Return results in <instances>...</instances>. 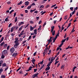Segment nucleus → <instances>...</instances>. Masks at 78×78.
I'll use <instances>...</instances> for the list:
<instances>
[{
    "label": "nucleus",
    "instance_id": "nucleus-57",
    "mask_svg": "<svg viewBox=\"0 0 78 78\" xmlns=\"http://www.w3.org/2000/svg\"><path fill=\"white\" fill-rule=\"evenodd\" d=\"M58 62H59V61H56L55 62V64L56 65V64H58Z\"/></svg>",
    "mask_w": 78,
    "mask_h": 78
},
{
    "label": "nucleus",
    "instance_id": "nucleus-24",
    "mask_svg": "<svg viewBox=\"0 0 78 78\" xmlns=\"http://www.w3.org/2000/svg\"><path fill=\"white\" fill-rule=\"evenodd\" d=\"M53 61V57H52L51 60V62H50V63H52V62Z\"/></svg>",
    "mask_w": 78,
    "mask_h": 78
},
{
    "label": "nucleus",
    "instance_id": "nucleus-12",
    "mask_svg": "<svg viewBox=\"0 0 78 78\" xmlns=\"http://www.w3.org/2000/svg\"><path fill=\"white\" fill-rule=\"evenodd\" d=\"M50 67H47L45 69L46 71H47V70H50Z\"/></svg>",
    "mask_w": 78,
    "mask_h": 78
},
{
    "label": "nucleus",
    "instance_id": "nucleus-13",
    "mask_svg": "<svg viewBox=\"0 0 78 78\" xmlns=\"http://www.w3.org/2000/svg\"><path fill=\"white\" fill-rule=\"evenodd\" d=\"M15 28V27H12L11 28V32H12L14 29Z\"/></svg>",
    "mask_w": 78,
    "mask_h": 78
},
{
    "label": "nucleus",
    "instance_id": "nucleus-4",
    "mask_svg": "<svg viewBox=\"0 0 78 78\" xmlns=\"http://www.w3.org/2000/svg\"><path fill=\"white\" fill-rule=\"evenodd\" d=\"M17 55V52L16 51L15 52H14L13 54L12 55V56L15 57V56H16Z\"/></svg>",
    "mask_w": 78,
    "mask_h": 78
},
{
    "label": "nucleus",
    "instance_id": "nucleus-21",
    "mask_svg": "<svg viewBox=\"0 0 78 78\" xmlns=\"http://www.w3.org/2000/svg\"><path fill=\"white\" fill-rule=\"evenodd\" d=\"M23 32H24V30H22L21 33L20 34V35H23Z\"/></svg>",
    "mask_w": 78,
    "mask_h": 78
},
{
    "label": "nucleus",
    "instance_id": "nucleus-8",
    "mask_svg": "<svg viewBox=\"0 0 78 78\" xmlns=\"http://www.w3.org/2000/svg\"><path fill=\"white\" fill-rule=\"evenodd\" d=\"M15 40L16 41H14V43H19L18 42V40H19V38H18L17 37H16L15 38Z\"/></svg>",
    "mask_w": 78,
    "mask_h": 78
},
{
    "label": "nucleus",
    "instance_id": "nucleus-16",
    "mask_svg": "<svg viewBox=\"0 0 78 78\" xmlns=\"http://www.w3.org/2000/svg\"><path fill=\"white\" fill-rule=\"evenodd\" d=\"M2 66L3 67H6V64L5 63H4L2 65Z\"/></svg>",
    "mask_w": 78,
    "mask_h": 78
},
{
    "label": "nucleus",
    "instance_id": "nucleus-35",
    "mask_svg": "<svg viewBox=\"0 0 78 78\" xmlns=\"http://www.w3.org/2000/svg\"><path fill=\"white\" fill-rule=\"evenodd\" d=\"M27 40L23 41L22 43V44H25V43H26V42H27Z\"/></svg>",
    "mask_w": 78,
    "mask_h": 78
},
{
    "label": "nucleus",
    "instance_id": "nucleus-59",
    "mask_svg": "<svg viewBox=\"0 0 78 78\" xmlns=\"http://www.w3.org/2000/svg\"><path fill=\"white\" fill-rule=\"evenodd\" d=\"M7 49L8 50H9V45H8L7 47Z\"/></svg>",
    "mask_w": 78,
    "mask_h": 78
},
{
    "label": "nucleus",
    "instance_id": "nucleus-47",
    "mask_svg": "<svg viewBox=\"0 0 78 78\" xmlns=\"http://www.w3.org/2000/svg\"><path fill=\"white\" fill-rule=\"evenodd\" d=\"M19 73L20 74H23V72L22 71H20L19 72Z\"/></svg>",
    "mask_w": 78,
    "mask_h": 78
},
{
    "label": "nucleus",
    "instance_id": "nucleus-54",
    "mask_svg": "<svg viewBox=\"0 0 78 78\" xmlns=\"http://www.w3.org/2000/svg\"><path fill=\"white\" fill-rule=\"evenodd\" d=\"M52 37H51L50 38V39L49 40V41H51V39H52Z\"/></svg>",
    "mask_w": 78,
    "mask_h": 78
},
{
    "label": "nucleus",
    "instance_id": "nucleus-7",
    "mask_svg": "<svg viewBox=\"0 0 78 78\" xmlns=\"http://www.w3.org/2000/svg\"><path fill=\"white\" fill-rule=\"evenodd\" d=\"M30 26V31H32L34 29V27H32L31 26Z\"/></svg>",
    "mask_w": 78,
    "mask_h": 78
},
{
    "label": "nucleus",
    "instance_id": "nucleus-23",
    "mask_svg": "<svg viewBox=\"0 0 78 78\" xmlns=\"http://www.w3.org/2000/svg\"><path fill=\"white\" fill-rule=\"evenodd\" d=\"M64 66H65V65H63L62 66H61V69H64Z\"/></svg>",
    "mask_w": 78,
    "mask_h": 78
},
{
    "label": "nucleus",
    "instance_id": "nucleus-5",
    "mask_svg": "<svg viewBox=\"0 0 78 78\" xmlns=\"http://www.w3.org/2000/svg\"><path fill=\"white\" fill-rule=\"evenodd\" d=\"M7 52H8V51L6 50H5L3 51H2V53L4 55H5V54H6L7 53Z\"/></svg>",
    "mask_w": 78,
    "mask_h": 78
},
{
    "label": "nucleus",
    "instance_id": "nucleus-1",
    "mask_svg": "<svg viewBox=\"0 0 78 78\" xmlns=\"http://www.w3.org/2000/svg\"><path fill=\"white\" fill-rule=\"evenodd\" d=\"M54 28H55V26H53L51 27V32L52 33V35L54 36L55 35V30H54Z\"/></svg>",
    "mask_w": 78,
    "mask_h": 78
},
{
    "label": "nucleus",
    "instance_id": "nucleus-36",
    "mask_svg": "<svg viewBox=\"0 0 78 78\" xmlns=\"http://www.w3.org/2000/svg\"><path fill=\"white\" fill-rule=\"evenodd\" d=\"M32 62H35V59H34V58H32V60L31 61Z\"/></svg>",
    "mask_w": 78,
    "mask_h": 78
},
{
    "label": "nucleus",
    "instance_id": "nucleus-17",
    "mask_svg": "<svg viewBox=\"0 0 78 78\" xmlns=\"http://www.w3.org/2000/svg\"><path fill=\"white\" fill-rule=\"evenodd\" d=\"M34 33L35 34H37V29H35L34 30Z\"/></svg>",
    "mask_w": 78,
    "mask_h": 78
},
{
    "label": "nucleus",
    "instance_id": "nucleus-10",
    "mask_svg": "<svg viewBox=\"0 0 78 78\" xmlns=\"http://www.w3.org/2000/svg\"><path fill=\"white\" fill-rule=\"evenodd\" d=\"M29 5V2L28 1L26 2H25V5L26 6H28Z\"/></svg>",
    "mask_w": 78,
    "mask_h": 78
},
{
    "label": "nucleus",
    "instance_id": "nucleus-43",
    "mask_svg": "<svg viewBox=\"0 0 78 78\" xmlns=\"http://www.w3.org/2000/svg\"><path fill=\"white\" fill-rule=\"evenodd\" d=\"M53 40H54V41H55V40H56V39H57V37H55V38H54L53 37Z\"/></svg>",
    "mask_w": 78,
    "mask_h": 78
},
{
    "label": "nucleus",
    "instance_id": "nucleus-52",
    "mask_svg": "<svg viewBox=\"0 0 78 78\" xmlns=\"http://www.w3.org/2000/svg\"><path fill=\"white\" fill-rule=\"evenodd\" d=\"M12 25V23H10L8 26L9 28H10V27L11 26V25Z\"/></svg>",
    "mask_w": 78,
    "mask_h": 78
},
{
    "label": "nucleus",
    "instance_id": "nucleus-32",
    "mask_svg": "<svg viewBox=\"0 0 78 78\" xmlns=\"http://www.w3.org/2000/svg\"><path fill=\"white\" fill-rule=\"evenodd\" d=\"M31 8V5L30 6H28V7L27 8V9H30Z\"/></svg>",
    "mask_w": 78,
    "mask_h": 78
},
{
    "label": "nucleus",
    "instance_id": "nucleus-46",
    "mask_svg": "<svg viewBox=\"0 0 78 78\" xmlns=\"http://www.w3.org/2000/svg\"><path fill=\"white\" fill-rule=\"evenodd\" d=\"M4 40V37H3L1 39V41L2 42Z\"/></svg>",
    "mask_w": 78,
    "mask_h": 78
},
{
    "label": "nucleus",
    "instance_id": "nucleus-53",
    "mask_svg": "<svg viewBox=\"0 0 78 78\" xmlns=\"http://www.w3.org/2000/svg\"><path fill=\"white\" fill-rule=\"evenodd\" d=\"M29 25V24H27V25H26V26H25V27H24L25 29L27 28V27H28V26Z\"/></svg>",
    "mask_w": 78,
    "mask_h": 78
},
{
    "label": "nucleus",
    "instance_id": "nucleus-19",
    "mask_svg": "<svg viewBox=\"0 0 78 78\" xmlns=\"http://www.w3.org/2000/svg\"><path fill=\"white\" fill-rule=\"evenodd\" d=\"M59 30L58 31V34H57V35H56L55 37H56L57 38L59 36Z\"/></svg>",
    "mask_w": 78,
    "mask_h": 78
},
{
    "label": "nucleus",
    "instance_id": "nucleus-49",
    "mask_svg": "<svg viewBox=\"0 0 78 78\" xmlns=\"http://www.w3.org/2000/svg\"><path fill=\"white\" fill-rule=\"evenodd\" d=\"M56 6V4H55L54 5H53L51 6V8H53V7H55V6Z\"/></svg>",
    "mask_w": 78,
    "mask_h": 78
},
{
    "label": "nucleus",
    "instance_id": "nucleus-51",
    "mask_svg": "<svg viewBox=\"0 0 78 78\" xmlns=\"http://www.w3.org/2000/svg\"><path fill=\"white\" fill-rule=\"evenodd\" d=\"M70 10H71V11H73V8L70 7Z\"/></svg>",
    "mask_w": 78,
    "mask_h": 78
},
{
    "label": "nucleus",
    "instance_id": "nucleus-18",
    "mask_svg": "<svg viewBox=\"0 0 78 78\" xmlns=\"http://www.w3.org/2000/svg\"><path fill=\"white\" fill-rule=\"evenodd\" d=\"M1 78H6V76L5 75H1Z\"/></svg>",
    "mask_w": 78,
    "mask_h": 78
},
{
    "label": "nucleus",
    "instance_id": "nucleus-63",
    "mask_svg": "<svg viewBox=\"0 0 78 78\" xmlns=\"http://www.w3.org/2000/svg\"><path fill=\"white\" fill-rule=\"evenodd\" d=\"M53 14V12H52L51 13H50V16H51Z\"/></svg>",
    "mask_w": 78,
    "mask_h": 78
},
{
    "label": "nucleus",
    "instance_id": "nucleus-22",
    "mask_svg": "<svg viewBox=\"0 0 78 78\" xmlns=\"http://www.w3.org/2000/svg\"><path fill=\"white\" fill-rule=\"evenodd\" d=\"M41 26H40L38 28V31H39V30H40L39 31V33L40 32V31H41Z\"/></svg>",
    "mask_w": 78,
    "mask_h": 78
},
{
    "label": "nucleus",
    "instance_id": "nucleus-11",
    "mask_svg": "<svg viewBox=\"0 0 78 78\" xmlns=\"http://www.w3.org/2000/svg\"><path fill=\"white\" fill-rule=\"evenodd\" d=\"M3 63V60H1L0 61V67H1L2 66V65Z\"/></svg>",
    "mask_w": 78,
    "mask_h": 78
},
{
    "label": "nucleus",
    "instance_id": "nucleus-3",
    "mask_svg": "<svg viewBox=\"0 0 78 78\" xmlns=\"http://www.w3.org/2000/svg\"><path fill=\"white\" fill-rule=\"evenodd\" d=\"M15 51V49L14 48L12 47L10 50V51L11 52V53H13L14 51Z\"/></svg>",
    "mask_w": 78,
    "mask_h": 78
},
{
    "label": "nucleus",
    "instance_id": "nucleus-56",
    "mask_svg": "<svg viewBox=\"0 0 78 78\" xmlns=\"http://www.w3.org/2000/svg\"><path fill=\"white\" fill-rule=\"evenodd\" d=\"M41 23H42V21L40 20V21L39 22H38V24H39V25H40V24H41Z\"/></svg>",
    "mask_w": 78,
    "mask_h": 78
},
{
    "label": "nucleus",
    "instance_id": "nucleus-55",
    "mask_svg": "<svg viewBox=\"0 0 78 78\" xmlns=\"http://www.w3.org/2000/svg\"><path fill=\"white\" fill-rule=\"evenodd\" d=\"M36 19L37 20H39V17H36Z\"/></svg>",
    "mask_w": 78,
    "mask_h": 78
},
{
    "label": "nucleus",
    "instance_id": "nucleus-44",
    "mask_svg": "<svg viewBox=\"0 0 78 78\" xmlns=\"http://www.w3.org/2000/svg\"><path fill=\"white\" fill-rule=\"evenodd\" d=\"M36 76H37L36 75V74H34L33 76V78H34L35 77H36Z\"/></svg>",
    "mask_w": 78,
    "mask_h": 78
},
{
    "label": "nucleus",
    "instance_id": "nucleus-31",
    "mask_svg": "<svg viewBox=\"0 0 78 78\" xmlns=\"http://www.w3.org/2000/svg\"><path fill=\"white\" fill-rule=\"evenodd\" d=\"M31 39V36H30L29 37V39H27V41H30V39Z\"/></svg>",
    "mask_w": 78,
    "mask_h": 78
},
{
    "label": "nucleus",
    "instance_id": "nucleus-34",
    "mask_svg": "<svg viewBox=\"0 0 78 78\" xmlns=\"http://www.w3.org/2000/svg\"><path fill=\"white\" fill-rule=\"evenodd\" d=\"M17 17H16L15 18V22H17Z\"/></svg>",
    "mask_w": 78,
    "mask_h": 78
},
{
    "label": "nucleus",
    "instance_id": "nucleus-28",
    "mask_svg": "<svg viewBox=\"0 0 78 78\" xmlns=\"http://www.w3.org/2000/svg\"><path fill=\"white\" fill-rule=\"evenodd\" d=\"M14 10H11L10 12H9L10 14H12V12H14Z\"/></svg>",
    "mask_w": 78,
    "mask_h": 78
},
{
    "label": "nucleus",
    "instance_id": "nucleus-15",
    "mask_svg": "<svg viewBox=\"0 0 78 78\" xmlns=\"http://www.w3.org/2000/svg\"><path fill=\"white\" fill-rule=\"evenodd\" d=\"M48 52V51H45V50H44V52L43 53V56H45V54H47V52Z\"/></svg>",
    "mask_w": 78,
    "mask_h": 78
},
{
    "label": "nucleus",
    "instance_id": "nucleus-62",
    "mask_svg": "<svg viewBox=\"0 0 78 78\" xmlns=\"http://www.w3.org/2000/svg\"><path fill=\"white\" fill-rule=\"evenodd\" d=\"M25 13H27L28 12V11L27 10H25Z\"/></svg>",
    "mask_w": 78,
    "mask_h": 78
},
{
    "label": "nucleus",
    "instance_id": "nucleus-9",
    "mask_svg": "<svg viewBox=\"0 0 78 78\" xmlns=\"http://www.w3.org/2000/svg\"><path fill=\"white\" fill-rule=\"evenodd\" d=\"M22 24H24V22H21L19 23V24H18V25L19 27H20V26L21 25H22Z\"/></svg>",
    "mask_w": 78,
    "mask_h": 78
},
{
    "label": "nucleus",
    "instance_id": "nucleus-61",
    "mask_svg": "<svg viewBox=\"0 0 78 78\" xmlns=\"http://www.w3.org/2000/svg\"><path fill=\"white\" fill-rule=\"evenodd\" d=\"M20 69H21V67H20L19 68V69H17V70H16V72H18V71L19 70H20Z\"/></svg>",
    "mask_w": 78,
    "mask_h": 78
},
{
    "label": "nucleus",
    "instance_id": "nucleus-37",
    "mask_svg": "<svg viewBox=\"0 0 78 78\" xmlns=\"http://www.w3.org/2000/svg\"><path fill=\"white\" fill-rule=\"evenodd\" d=\"M3 69L2 68H1V69H0V73H2V72H3Z\"/></svg>",
    "mask_w": 78,
    "mask_h": 78
},
{
    "label": "nucleus",
    "instance_id": "nucleus-41",
    "mask_svg": "<svg viewBox=\"0 0 78 78\" xmlns=\"http://www.w3.org/2000/svg\"><path fill=\"white\" fill-rule=\"evenodd\" d=\"M5 58V56L3 55V54H2V59L4 58Z\"/></svg>",
    "mask_w": 78,
    "mask_h": 78
},
{
    "label": "nucleus",
    "instance_id": "nucleus-26",
    "mask_svg": "<svg viewBox=\"0 0 78 78\" xmlns=\"http://www.w3.org/2000/svg\"><path fill=\"white\" fill-rule=\"evenodd\" d=\"M44 65H43L40 68V70H41V69H43L44 68Z\"/></svg>",
    "mask_w": 78,
    "mask_h": 78
},
{
    "label": "nucleus",
    "instance_id": "nucleus-50",
    "mask_svg": "<svg viewBox=\"0 0 78 78\" xmlns=\"http://www.w3.org/2000/svg\"><path fill=\"white\" fill-rule=\"evenodd\" d=\"M7 3L8 5H10V4L11 3V2L8 1L7 2Z\"/></svg>",
    "mask_w": 78,
    "mask_h": 78
},
{
    "label": "nucleus",
    "instance_id": "nucleus-60",
    "mask_svg": "<svg viewBox=\"0 0 78 78\" xmlns=\"http://www.w3.org/2000/svg\"><path fill=\"white\" fill-rule=\"evenodd\" d=\"M45 12H46V11H44V12H42V14H41V15H43L44 14H45Z\"/></svg>",
    "mask_w": 78,
    "mask_h": 78
},
{
    "label": "nucleus",
    "instance_id": "nucleus-45",
    "mask_svg": "<svg viewBox=\"0 0 78 78\" xmlns=\"http://www.w3.org/2000/svg\"><path fill=\"white\" fill-rule=\"evenodd\" d=\"M34 72H36V71H37V69H34Z\"/></svg>",
    "mask_w": 78,
    "mask_h": 78
},
{
    "label": "nucleus",
    "instance_id": "nucleus-14",
    "mask_svg": "<svg viewBox=\"0 0 78 78\" xmlns=\"http://www.w3.org/2000/svg\"><path fill=\"white\" fill-rule=\"evenodd\" d=\"M23 26H22L20 27L19 29V31H20V30H22V28H23Z\"/></svg>",
    "mask_w": 78,
    "mask_h": 78
},
{
    "label": "nucleus",
    "instance_id": "nucleus-20",
    "mask_svg": "<svg viewBox=\"0 0 78 78\" xmlns=\"http://www.w3.org/2000/svg\"><path fill=\"white\" fill-rule=\"evenodd\" d=\"M4 48H6V47L8 46V44H5L3 45Z\"/></svg>",
    "mask_w": 78,
    "mask_h": 78
},
{
    "label": "nucleus",
    "instance_id": "nucleus-29",
    "mask_svg": "<svg viewBox=\"0 0 78 78\" xmlns=\"http://www.w3.org/2000/svg\"><path fill=\"white\" fill-rule=\"evenodd\" d=\"M51 64V63H50V62H49L47 66V67H50V64Z\"/></svg>",
    "mask_w": 78,
    "mask_h": 78
},
{
    "label": "nucleus",
    "instance_id": "nucleus-2",
    "mask_svg": "<svg viewBox=\"0 0 78 78\" xmlns=\"http://www.w3.org/2000/svg\"><path fill=\"white\" fill-rule=\"evenodd\" d=\"M19 45V43H15V44H14V48H16L17 47V46H18Z\"/></svg>",
    "mask_w": 78,
    "mask_h": 78
},
{
    "label": "nucleus",
    "instance_id": "nucleus-58",
    "mask_svg": "<svg viewBox=\"0 0 78 78\" xmlns=\"http://www.w3.org/2000/svg\"><path fill=\"white\" fill-rule=\"evenodd\" d=\"M48 44H50V43H51V41H50L49 40H48Z\"/></svg>",
    "mask_w": 78,
    "mask_h": 78
},
{
    "label": "nucleus",
    "instance_id": "nucleus-40",
    "mask_svg": "<svg viewBox=\"0 0 78 78\" xmlns=\"http://www.w3.org/2000/svg\"><path fill=\"white\" fill-rule=\"evenodd\" d=\"M8 18H6L5 19V22H8Z\"/></svg>",
    "mask_w": 78,
    "mask_h": 78
},
{
    "label": "nucleus",
    "instance_id": "nucleus-6",
    "mask_svg": "<svg viewBox=\"0 0 78 78\" xmlns=\"http://www.w3.org/2000/svg\"><path fill=\"white\" fill-rule=\"evenodd\" d=\"M33 69V67L30 66L28 69L27 70H26V72H28V71H30V70H31V69Z\"/></svg>",
    "mask_w": 78,
    "mask_h": 78
},
{
    "label": "nucleus",
    "instance_id": "nucleus-25",
    "mask_svg": "<svg viewBox=\"0 0 78 78\" xmlns=\"http://www.w3.org/2000/svg\"><path fill=\"white\" fill-rule=\"evenodd\" d=\"M67 16H68L67 15H66L64 17V19H65V20H67V18H68Z\"/></svg>",
    "mask_w": 78,
    "mask_h": 78
},
{
    "label": "nucleus",
    "instance_id": "nucleus-38",
    "mask_svg": "<svg viewBox=\"0 0 78 78\" xmlns=\"http://www.w3.org/2000/svg\"><path fill=\"white\" fill-rule=\"evenodd\" d=\"M63 44H64L63 43H62L61 44H60V45L59 46V48H60V47H62V45H63Z\"/></svg>",
    "mask_w": 78,
    "mask_h": 78
},
{
    "label": "nucleus",
    "instance_id": "nucleus-64",
    "mask_svg": "<svg viewBox=\"0 0 78 78\" xmlns=\"http://www.w3.org/2000/svg\"><path fill=\"white\" fill-rule=\"evenodd\" d=\"M75 10L72 12V15H73V14H75Z\"/></svg>",
    "mask_w": 78,
    "mask_h": 78
},
{
    "label": "nucleus",
    "instance_id": "nucleus-42",
    "mask_svg": "<svg viewBox=\"0 0 78 78\" xmlns=\"http://www.w3.org/2000/svg\"><path fill=\"white\" fill-rule=\"evenodd\" d=\"M22 1H20L19 3L18 4V5H21V4H22Z\"/></svg>",
    "mask_w": 78,
    "mask_h": 78
},
{
    "label": "nucleus",
    "instance_id": "nucleus-39",
    "mask_svg": "<svg viewBox=\"0 0 78 78\" xmlns=\"http://www.w3.org/2000/svg\"><path fill=\"white\" fill-rule=\"evenodd\" d=\"M44 62V60H43L41 62H40L39 64H43V62Z\"/></svg>",
    "mask_w": 78,
    "mask_h": 78
},
{
    "label": "nucleus",
    "instance_id": "nucleus-48",
    "mask_svg": "<svg viewBox=\"0 0 78 78\" xmlns=\"http://www.w3.org/2000/svg\"><path fill=\"white\" fill-rule=\"evenodd\" d=\"M30 23H32V24H33L34 23V22L32 21L31 20L30 21Z\"/></svg>",
    "mask_w": 78,
    "mask_h": 78
},
{
    "label": "nucleus",
    "instance_id": "nucleus-33",
    "mask_svg": "<svg viewBox=\"0 0 78 78\" xmlns=\"http://www.w3.org/2000/svg\"><path fill=\"white\" fill-rule=\"evenodd\" d=\"M4 44H5V42H2L0 44L1 46H3V45H4Z\"/></svg>",
    "mask_w": 78,
    "mask_h": 78
},
{
    "label": "nucleus",
    "instance_id": "nucleus-30",
    "mask_svg": "<svg viewBox=\"0 0 78 78\" xmlns=\"http://www.w3.org/2000/svg\"><path fill=\"white\" fill-rule=\"evenodd\" d=\"M15 34L16 33H15V32H13V33L11 34V36H14L15 35Z\"/></svg>",
    "mask_w": 78,
    "mask_h": 78
},
{
    "label": "nucleus",
    "instance_id": "nucleus-27",
    "mask_svg": "<svg viewBox=\"0 0 78 78\" xmlns=\"http://www.w3.org/2000/svg\"><path fill=\"white\" fill-rule=\"evenodd\" d=\"M66 38L64 40V39L62 40V43H64V42L65 41H66Z\"/></svg>",
    "mask_w": 78,
    "mask_h": 78
}]
</instances>
